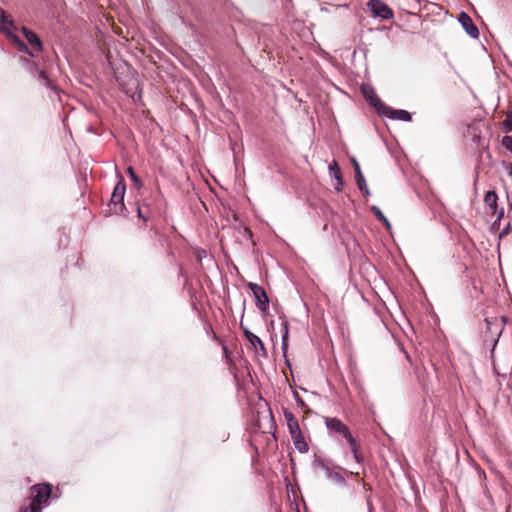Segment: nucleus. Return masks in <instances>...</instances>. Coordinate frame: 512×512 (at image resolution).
Segmentation results:
<instances>
[{"mask_svg": "<svg viewBox=\"0 0 512 512\" xmlns=\"http://www.w3.org/2000/svg\"><path fill=\"white\" fill-rule=\"evenodd\" d=\"M115 175L117 178V182L113 188L112 194L107 204L108 208L104 211L105 217L111 215H128V210L124 203V197L127 188L126 182L123 175L118 171L117 167L115 168Z\"/></svg>", "mask_w": 512, "mask_h": 512, "instance_id": "f257e3e1", "label": "nucleus"}, {"mask_svg": "<svg viewBox=\"0 0 512 512\" xmlns=\"http://www.w3.org/2000/svg\"><path fill=\"white\" fill-rule=\"evenodd\" d=\"M485 329L481 331V338L483 344L486 346L491 343L490 358L493 359L495 348L499 342V339L504 331V328L498 317H486L484 319Z\"/></svg>", "mask_w": 512, "mask_h": 512, "instance_id": "f03ea898", "label": "nucleus"}, {"mask_svg": "<svg viewBox=\"0 0 512 512\" xmlns=\"http://www.w3.org/2000/svg\"><path fill=\"white\" fill-rule=\"evenodd\" d=\"M22 67L38 82L47 89L56 91L54 82L47 76L44 70L40 69L37 62L26 57H20Z\"/></svg>", "mask_w": 512, "mask_h": 512, "instance_id": "7ed1b4c3", "label": "nucleus"}, {"mask_svg": "<svg viewBox=\"0 0 512 512\" xmlns=\"http://www.w3.org/2000/svg\"><path fill=\"white\" fill-rule=\"evenodd\" d=\"M30 491L34 494L33 497H28L37 507H42V510L50 505V500L53 494V485L49 482H41L34 484L30 487Z\"/></svg>", "mask_w": 512, "mask_h": 512, "instance_id": "20e7f679", "label": "nucleus"}, {"mask_svg": "<svg viewBox=\"0 0 512 512\" xmlns=\"http://www.w3.org/2000/svg\"><path fill=\"white\" fill-rule=\"evenodd\" d=\"M311 466L313 469L322 470L325 473V477L329 482L341 487H345L347 485V481L345 477L342 475V473L331 469L326 460L323 459L322 457L317 456L315 454Z\"/></svg>", "mask_w": 512, "mask_h": 512, "instance_id": "39448f33", "label": "nucleus"}, {"mask_svg": "<svg viewBox=\"0 0 512 512\" xmlns=\"http://www.w3.org/2000/svg\"><path fill=\"white\" fill-rule=\"evenodd\" d=\"M367 9L373 18L381 20L394 18V11L383 0H368Z\"/></svg>", "mask_w": 512, "mask_h": 512, "instance_id": "423d86ee", "label": "nucleus"}, {"mask_svg": "<svg viewBox=\"0 0 512 512\" xmlns=\"http://www.w3.org/2000/svg\"><path fill=\"white\" fill-rule=\"evenodd\" d=\"M248 288L253 294L255 305L262 313H265L269 309V297L265 289L257 283L249 282Z\"/></svg>", "mask_w": 512, "mask_h": 512, "instance_id": "0eeeda50", "label": "nucleus"}, {"mask_svg": "<svg viewBox=\"0 0 512 512\" xmlns=\"http://www.w3.org/2000/svg\"><path fill=\"white\" fill-rule=\"evenodd\" d=\"M381 117H386L394 121L410 122L412 114L404 109H395L385 104V107L378 113Z\"/></svg>", "mask_w": 512, "mask_h": 512, "instance_id": "6e6552de", "label": "nucleus"}, {"mask_svg": "<svg viewBox=\"0 0 512 512\" xmlns=\"http://www.w3.org/2000/svg\"><path fill=\"white\" fill-rule=\"evenodd\" d=\"M361 92L364 99L370 104V106L377 112H380L385 107V103L376 94L374 88L370 85L363 84L361 86Z\"/></svg>", "mask_w": 512, "mask_h": 512, "instance_id": "1a4fd4ad", "label": "nucleus"}, {"mask_svg": "<svg viewBox=\"0 0 512 512\" xmlns=\"http://www.w3.org/2000/svg\"><path fill=\"white\" fill-rule=\"evenodd\" d=\"M5 36L10 41V43L17 48V50L21 53L28 55L31 58L35 57V50L28 46L26 42H24L14 31L10 29L6 32Z\"/></svg>", "mask_w": 512, "mask_h": 512, "instance_id": "9d476101", "label": "nucleus"}, {"mask_svg": "<svg viewBox=\"0 0 512 512\" xmlns=\"http://www.w3.org/2000/svg\"><path fill=\"white\" fill-rule=\"evenodd\" d=\"M458 21L462 28L473 39H478L480 32L478 27L474 24L472 18L465 11H461L458 15Z\"/></svg>", "mask_w": 512, "mask_h": 512, "instance_id": "9b49d317", "label": "nucleus"}, {"mask_svg": "<svg viewBox=\"0 0 512 512\" xmlns=\"http://www.w3.org/2000/svg\"><path fill=\"white\" fill-rule=\"evenodd\" d=\"M241 329L243 331V335L245 339L254 347L257 353H260L262 357H267V351L263 341L252 331H250L247 327L241 324Z\"/></svg>", "mask_w": 512, "mask_h": 512, "instance_id": "f8f14e48", "label": "nucleus"}, {"mask_svg": "<svg viewBox=\"0 0 512 512\" xmlns=\"http://www.w3.org/2000/svg\"><path fill=\"white\" fill-rule=\"evenodd\" d=\"M20 31L23 34V37L25 38L27 43L31 46V48L33 50H35L36 52L43 51V49H44L43 42L36 32H34L33 30H31L25 26H22L20 28Z\"/></svg>", "mask_w": 512, "mask_h": 512, "instance_id": "ddd939ff", "label": "nucleus"}, {"mask_svg": "<svg viewBox=\"0 0 512 512\" xmlns=\"http://www.w3.org/2000/svg\"><path fill=\"white\" fill-rule=\"evenodd\" d=\"M289 433L291 435L293 444L295 448L299 451V453H307L309 450V446L303 437L301 428L298 427V429L289 430Z\"/></svg>", "mask_w": 512, "mask_h": 512, "instance_id": "4468645a", "label": "nucleus"}, {"mask_svg": "<svg viewBox=\"0 0 512 512\" xmlns=\"http://www.w3.org/2000/svg\"><path fill=\"white\" fill-rule=\"evenodd\" d=\"M328 169H329L330 176L336 180L335 190L337 192L341 191V189L344 185V179L342 176V170H341L338 162L336 160H333L329 164Z\"/></svg>", "mask_w": 512, "mask_h": 512, "instance_id": "2eb2a0df", "label": "nucleus"}, {"mask_svg": "<svg viewBox=\"0 0 512 512\" xmlns=\"http://www.w3.org/2000/svg\"><path fill=\"white\" fill-rule=\"evenodd\" d=\"M10 29L18 30L16 23L0 8V32L6 34Z\"/></svg>", "mask_w": 512, "mask_h": 512, "instance_id": "dca6fc26", "label": "nucleus"}, {"mask_svg": "<svg viewBox=\"0 0 512 512\" xmlns=\"http://www.w3.org/2000/svg\"><path fill=\"white\" fill-rule=\"evenodd\" d=\"M325 424L329 431L340 433L342 435L348 429V427L339 418L336 417H327L325 419Z\"/></svg>", "mask_w": 512, "mask_h": 512, "instance_id": "f3484780", "label": "nucleus"}, {"mask_svg": "<svg viewBox=\"0 0 512 512\" xmlns=\"http://www.w3.org/2000/svg\"><path fill=\"white\" fill-rule=\"evenodd\" d=\"M498 199V195L494 190H488L484 195V202L491 209L493 214L498 210Z\"/></svg>", "mask_w": 512, "mask_h": 512, "instance_id": "a211bd4d", "label": "nucleus"}, {"mask_svg": "<svg viewBox=\"0 0 512 512\" xmlns=\"http://www.w3.org/2000/svg\"><path fill=\"white\" fill-rule=\"evenodd\" d=\"M281 349L283 354H287L288 342H289V323L286 319L281 324Z\"/></svg>", "mask_w": 512, "mask_h": 512, "instance_id": "6ab92c4d", "label": "nucleus"}, {"mask_svg": "<svg viewBox=\"0 0 512 512\" xmlns=\"http://www.w3.org/2000/svg\"><path fill=\"white\" fill-rule=\"evenodd\" d=\"M370 211L372 212V214L374 215V217L383 224V226L387 229V230H391L392 229V226H391V223L390 221L388 220V218L384 215V213L382 212V210L376 206V205H372L370 207Z\"/></svg>", "mask_w": 512, "mask_h": 512, "instance_id": "aec40b11", "label": "nucleus"}, {"mask_svg": "<svg viewBox=\"0 0 512 512\" xmlns=\"http://www.w3.org/2000/svg\"><path fill=\"white\" fill-rule=\"evenodd\" d=\"M282 412L286 420L288 430L298 429V427H300L294 414L288 408L283 407Z\"/></svg>", "mask_w": 512, "mask_h": 512, "instance_id": "412c9836", "label": "nucleus"}, {"mask_svg": "<svg viewBox=\"0 0 512 512\" xmlns=\"http://www.w3.org/2000/svg\"><path fill=\"white\" fill-rule=\"evenodd\" d=\"M137 216L144 222H147L151 217V208L147 203L143 205L137 204L136 206Z\"/></svg>", "mask_w": 512, "mask_h": 512, "instance_id": "4be33fe9", "label": "nucleus"}, {"mask_svg": "<svg viewBox=\"0 0 512 512\" xmlns=\"http://www.w3.org/2000/svg\"><path fill=\"white\" fill-rule=\"evenodd\" d=\"M127 174L129 176L130 181L132 182L133 186L140 190L143 187V181L141 178L136 174L135 169L132 166H128L127 168Z\"/></svg>", "mask_w": 512, "mask_h": 512, "instance_id": "5701e85b", "label": "nucleus"}, {"mask_svg": "<svg viewBox=\"0 0 512 512\" xmlns=\"http://www.w3.org/2000/svg\"><path fill=\"white\" fill-rule=\"evenodd\" d=\"M18 512H42V507H37L36 503H33L29 498H26Z\"/></svg>", "mask_w": 512, "mask_h": 512, "instance_id": "b1692460", "label": "nucleus"}, {"mask_svg": "<svg viewBox=\"0 0 512 512\" xmlns=\"http://www.w3.org/2000/svg\"><path fill=\"white\" fill-rule=\"evenodd\" d=\"M343 437L348 442L351 452H356L359 450V444L357 443L355 437L351 434L349 428L343 433Z\"/></svg>", "mask_w": 512, "mask_h": 512, "instance_id": "393cba45", "label": "nucleus"}, {"mask_svg": "<svg viewBox=\"0 0 512 512\" xmlns=\"http://www.w3.org/2000/svg\"><path fill=\"white\" fill-rule=\"evenodd\" d=\"M354 178H355L356 186L359 190L366 189L367 183H366V179L362 173V170L356 171V173H354Z\"/></svg>", "mask_w": 512, "mask_h": 512, "instance_id": "a878e982", "label": "nucleus"}, {"mask_svg": "<svg viewBox=\"0 0 512 512\" xmlns=\"http://www.w3.org/2000/svg\"><path fill=\"white\" fill-rule=\"evenodd\" d=\"M503 130L506 133L512 132V111H509L502 123Z\"/></svg>", "mask_w": 512, "mask_h": 512, "instance_id": "bb28decb", "label": "nucleus"}, {"mask_svg": "<svg viewBox=\"0 0 512 512\" xmlns=\"http://www.w3.org/2000/svg\"><path fill=\"white\" fill-rule=\"evenodd\" d=\"M501 143L507 151L512 153V135H505L502 138Z\"/></svg>", "mask_w": 512, "mask_h": 512, "instance_id": "cd10ccee", "label": "nucleus"}, {"mask_svg": "<svg viewBox=\"0 0 512 512\" xmlns=\"http://www.w3.org/2000/svg\"><path fill=\"white\" fill-rule=\"evenodd\" d=\"M133 84H134V86H135V87H134V90H135V91H132V89H131V88H128V89H124V92H125L127 95H129L130 97H132V98H134V94H135L136 92H138V97H139V98H141V96H142V91L139 89V84H138V82H137V81H135Z\"/></svg>", "mask_w": 512, "mask_h": 512, "instance_id": "c85d7f7f", "label": "nucleus"}, {"mask_svg": "<svg viewBox=\"0 0 512 512\" xmlns=\"http://www.w3.org/2000/svg\"><path fill=\"white\" fill-rule=\"evenodd\" d=\"M293 398L298 406H300L301 408L306 407V403H305L304 399L298 394V392H296V391L293 392Z\"/></svg>", "mask_w": 512, "mask_h": 512, "instance_id": "c756f323", "label": "nucleus"}, {"mask_svg": "<svg viewBox=\"0 0 512 512\" xmlns=\"http://www.w3.org/2000/svg\"><path fill=\"white\" fill-rule=\"evenodd\" d=\"M195 255H196V258H197L198 260H202L203 258H206V257H207V252H206V250H205V249L199 248V249L196 251Z\"/></svg>", "mask_w": 512, "mask_h": 512, "instance_id": "7c9ffc66", "label": "nucleus"}, {"mask_svg": "<svg viewBox=\"0 0 512 512\" xmlns=\"http://www.w3.org/2000/svg\"><path fill=\"white\" fill-rule=\"evenodd\" d=\"M511 226L510 224H507L505 228L499 233V238H503L507 236L510 233Z\"/></svg>", "mask_w": 512, "mask_h": 512, "instance_id": "2f4dec72", "label": "nucleus"}, {"mask_svg": "<svg viewBox=\"0 0 512 512\" xmlns=\"http://www.w3.org/2000/svg\"><path fill=\"white\" fill-rule=\"evenodd\" d=\"M497 214V217H496V222H497V225H500V221L503 219L504 217V209L501 208L499 211L497 210V212L495 213Z\"/></svg>", "mask_w": 512, "mask_h": 512, "instance_id": "473e14b6", "label": "nucleus"}, {"mask_svg": "<svg viewBox=\"0 0 512 512\" xmlns=\"http://www.w3.org/2000/svg\"><path fill=\"white\" fill-rule=\"evenodd\" d=\"M351 161H352V165H353V168H354V173H356V171H358V170H361L360 164H359V162L356 160V158H354V157H353V158L351 159Z\"/></svg>", "mask_w": 512, "mask_h": 512, "instance_id": "72a5a7b5", "label": "nucleus"}, {"mask_svg": "<svg viewBox=\"0 0 512 512\" xmlns=\"http://www.w3.org/2000/svg\"><path fill=\"white\" fill-rule=\"evenodd\" d=\"M366 505H367L368 512H375L374 511L373 503H372V501H371V499L369 497L366 500Z\"/></svg>", "mask_w": 512, "mask_h": 512, "instance_id": "f704fd0d", "label": "nucleus"}, {"mask_svg": "<svg viewBox=\"0 0 512 512\" xmlns=\"http://www.w3.org/2000/svg\"><path fill=\"white\" fill-rule=\"evenodd\" d=\"M352 453H353V457H354L355 461H356L357 463H360V462H361V460H362V457L360 456V454L358 453V451H356V452H352Z\"/></svg>", "mask_w": 512, "mask_h": 512, "instance_id": "c9c22d12", "label": "nucleus"}, {"mask_svg": "<svg viewBox=\"0 0 512 512\" xmlns=\"http://www.w3.org/2000/svg\"><path fill=\"white\" fill-rule=\"evenodd\" d=\"M498 321H500L502 326L504 327L505 324L507 323L508 319L506 316H502L501 318H498Z\"/></svg>", "mask_w": 512, "mask_h": 512, "instance_id": "e433bc0d", "label": "nucleus"}, {"mask_svg": "<svg viewBox=\"0 0 512 512\" xmlns=\"http://www.w3.org/2000/svg\"><path fill=\"white\" fill-rule=\"evenodd\" d=\"M365 196H370V190L368 186H366V189L360 190Z\"/></svg>", "mask_w": 512, "mask_h": 512, "instance_id": "4c0bfd02", "label": "nucleus"}, {"mask_svg": "<svg viewBox=\"0 0 512 512\" xmlns=\"http://www.w3.org/2000/svg\"><path fill=\"white\" fill-rule=\"evenodd\" d=\"M283 356H284V358H285V365H287L289 368H291V364H290L289 359L287 358V355H286V354H285V355L283 354Z\"/></svg>", "mask_w": 512, "mask_h": 512, "instance_id": "58836bf2", "label": "nucleus"}, {"mask_svg": "<svg viewBox=\"0 0 512 512\" xmlns=\"http://www.w3.org/2000/svg\"><path fill=\"white\" fill-rule=\"evenodd\" d=\"M498 228H499V225H497V222H496V220H495V221L492 223V225H491V229H492V230H496V229H498Z\"/></svg>", "mask_w": 512, "mask_h": 512, "instance_id": "ea45409f", "label": "nucleus"}, {"mask_svg": "<svg viewBox=\"0 0 512 512\" xmlns=\"http://www.w3.org/2000/svg\"><path fill=\"white\" fill-rule=\"evenodd\" d=\"M87 131L90 132V133L96 134V131H95V129L92 126H88L87 127Z\"/></svg>", "mask_w": 512, "mask_h": 512, "instance_id": "a19ab883", "label": "nucleus"}, {"mask_svg": "<svg viewBox=\"0 0 512 512\" xmlns=\"http://www.w3.org/2000/svg\"><path fill=\"white\" fill-rule=\"evenodd\" d=\"M223 352H224V354H225V355H227V353H228V349H227V347H226V346H224V347H223Z\"/></svg>", "mask_w": 512, "mask_h": 512, "instance_id": "79ce46f5", "label": "nucleus"}, {"mask_svg": "<svg viewBox=\"0 0 512 512\" xmlns=\"http://www.w3.org/2000/svg\"><path fill=\"white\" fill-rule=\"evenodd\" d=\"M339 470L343 471L344 473H348V471L346 469H344L343 467H338Z\"/></svg>", "mask_w": 512, "mask_h": 512, "instance_id": "37998d69", "label": "nucleus"}, {"mask_svg": "<svg viewBox=\"0 0 512 512\" xmlns=\"http://www.w3.org/2000/svg\"><path fill=\"white\" fill-rule=\"evenodd\" d=\"M228 438H229V434L226 435V438L223 439V442H226Z\"/></svg>", "mask_w": 512, "mask_h": 512, "instance_id": "c03bdc74", "label": "nucleus"}, {"mask_svg": "<svg viewBox=\"0 0 512 512\" xmlns=\"http://www.w3.org/2000/svg\"><path fill=\"white\" fill-rule=\"evenodd\" d=\"M228 438H229V434L226 435V438L223 439V442H226Z\"/></svg>", "mask_w": 512, "mask_h": 512, "instance_id": "a18cd8bd", "label": "nucleus"}, {"mask_svg": "<svg viewBox=\"0 0 512 512\" xmlns=\"http://www.w3.org/2000/svg\"><path fill=\"white\" fill-rule=\"evenodd\" d=\"M228 438H229V434L226 435V438L223 439V442H226Z\"/></svg>", "mask_w": 512, "mask_h": 512, "instance_id": "49530a36", "label": "nucleus"}, {"mask_svg": "<svg viewBox=\"0 0 512 512\" xmlns=\"http://www.w3.org/2000/svg\"><path fill=\"white\" fill-rule=\"evenodd\" d=\"M348 6H349V4H343V5H340V7H346V8H347Z\"/></svg>", "mask_w": 512, "mask_h": 512, "instance_id": "de8ad7c7", "label": "nucleus"}]
</instances>
